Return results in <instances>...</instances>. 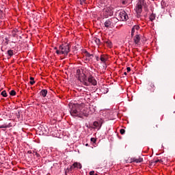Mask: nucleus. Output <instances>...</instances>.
<instances>
[{
    "mask_svg": "<svg viewBox=\"0 0 175 175\" xmlns=\"http://www.w3.org/2000/svg\"><path fill=\"white\" fill-rule=\"evenodd\" d=\"M27 154H32V151L28 150V151H27Z\"/></svg>",
    "mask_w": 175,
    "mask_h": 175,
    "instance_id": "nucleus-36",
    "label": "nucleus"
},
{
    "mask_svg": "<svg viewBox=\"0 0 175 175\" xmlns=\"http://www.w3.org/2000/svg\"><path fill=\"white\" fill-rule=\"evenodd\" d=\"M75 167L77 169H81L82 166H81V163H77V162H75L70 167V169L72 170L73 169H75Z\"/></svg>",
    "mask_w": 175,
    "mask_h": 175,
    "instance_id": "nucleus-10",
    "label": "nucleus"
},
{
    "mask_svg": "<svg viewBox=\"0 0 175 175\" xmlns=\"http://www.w3.org/2000/svg\"><path fill=\"white\" fill-rule=\"evenodd\" d=\"M109 92V89H106V93Z\"/></svg>",
    "mask_w": 175,
    "mask_h": 175,
    "instance_id": "nucleus-40",
    "label": "nucleus"
},
{
    "mask_svg": "<svg viewBox=\"0 0 175 175\" xmlns=\"http://www.w3.org/2000/svg\"><path fill=\"white\" fill-rule=\"evenodd\" d=\"M21 111H18V113H16V118L20 119V114H21Z\"/></svg>",
    "mask_w": 175,
    "mask_h": 175,
    "instance_id": "nucleus-26",
    "label": "nucleus"
},
{
    "mask_svg": "<svg viewBox=\"0 0 175 175\" xmlns=\"http://www.w3.org/2000/svg\"><path fill=\"white\" fill-rule=\"evenodd\" d=\"M70 113L72 117H79L81 118V106L73 105Z\"/></svg>",
    "mask_w": 175,
    "mask_h": 175,
    "instance_id": "nucleus-3",
    "label": "nucleus"
},
{
    "mask_svg": "<svg viewBox=\"0 0 175 175\" xmlns=\"http://www.w3.org/2000/svg\"><path fill=\"white\" fill-rule=\"evenodd\" d=\"M1 95L4 98H6V96H8V94H6V91H5V90L1 92Z\"/></svg>",
    "mask_w": 175,
    "mask_h": 175,
    "instance_id": "nucleus-24",
    "label": "nucleus"
},
{
    "mask_svg": "<svg viewBox=\"0 0 175 175\" xmlns=\"http://www.w3.org/2000/svg\"><path fill=\"white\" fill-rule=\"evenodd\" d=\"M18 32V30L17 29H14L12 31L11 36H13V38H16V35Z\"/></svg>",
    "mask_w": 175,
    "mask_h": 175,
    "instance_id": "nucleus-18",
    "label": "nucleus"
},
{
    "mask_svg": "<svg viewBox=\"0 0 175 175\" xmlns=\"http://www.w3.org/2000/svg\"><path fill=\"white\" fill-rule=\"evenodd\" d=\"M94 41L95 42L96 44H99L100 43V40H99V38H95L94 40Z\"/></svg>",
    "mask_w": 175,
    "mask_h": 175,
    "instance_id": "nucleus-23",
    "label": "nucleus"
},
{
    "mask_svg": "<svg viewBox=\"0 0 175 175\" xmlns=\"http://www.w3.org/2000/svg\"><path fill=\"white\" fill-rule=\"evenodd\" d=\"M150 21H154V20H155V14H152L150 17H149Z\"/></svg>",
    "mask_w": 175,
    "mask_h": 175,
    "instance_id": "nucleus-19",
    "label": "nucleus"
},
{
    "mask_svg": "<svg viewBox=\"0 0 175 175\" xmlns=\"http://www.w3.org/2000/svg\"><path fill=\"white\" fill-rule=\"evenodd\" d=\"M90 140H91L92 143H96V139H95L94 137L91 138Z\"/></svg>",
    "mask_w": 175,
    "mask_h": 175,
    "instance_id": "nucleus-30",
    "label": "nucleus"
},
{
    "mask_svg": "<svg viewBox=\"0 0 175 175\" xmlns=\"http://www.w3.org/2000/svg\"><path fill=\"white\" fill-rule=\"evenodd\" d=\"M135 10L137 14V17H140V14H142V12H143V7L137 4Z\"/></svg>",
    "mask_w": 175,
    "mask_h": 175,
    "instance_id": "nucleus-8",
    "label": "nucleus"
},
{
    "mask_svg": "<svg viewBox=\"0 0 175 175\" xmlns=\"http://www.w3.org/2000/svg\"><path fill=\"white\" fill-rule=\"evenodd\" d=\"M10 95H11L12 96H14V95H16V91L12 90L11 92H10Z\"/></svg>",
    "mask_w": 175,
    "mask_h": 175,
    "instance_id": "nucleus-25",
    "label": "nucleus"
},
{
    "mask_svg": "<svg viewBox=\"0 0 175 175\" xmlns=\"http://www.w3.org/2000/svg\"><path fill=\"white\" fill-rule=\"evenodd\" d=\"M134 43H135V44H139V43H140V36L138 34H137L134 38Z\"/></svg>",
    "mask_w": 175,
    "mask_h": 175,
    "instance_id": "nucleus-13",
    "label": "nucleus"
},
{
    "mask_svg": "<svg viewBox=\"0 0 175 175\" xmlns=\"http://www.w3.org/2000/svg\"><path fill=\"white\" fill-rule=\"evenodd\" d=\"M158 162H159V160L155 161L154 162V163H158Z\"/></svg>",
    "mask_w": 175,
    "mask_h": 175,
    "instance_id": "nucleus-37",
    "label": "nucleus"
},
{
    "mask_svg": "<svg viewBox=\"0 0 175 175\" xmlns=\"http://www.w3.org/2000/svg\"><path fill=\"white\" fill-rule=\"evenodd\" d=\"M116 23H118V18H113L107 20L105 22L104 25L106 28H113Z\"/></svg>",
    "mask_w": 175,
    "mask_h": 175,
    "instance_id": "nucleus-5",
    "label": "nucleus"
},
{
    "mask_svg": "<svg viewBox=\"0 0 175 175\" xmlns=\"http://www.w3.org/2000/svg\"><path fill=\"white\" fill-rule=\"evenodd\" d=\"M104 14L105 16V17H109V16H113V10H111V8H108L105 10V11L104 12Z\"/></svg>",
    "mask_w": 175,
    "mask_h": 175,
    "instance_id": "nucleus-9",
    "label": "nucleus"
},
{
    "mask_svg": "<svg viewBox=\"0 0 175 175\" xmlns=\"http://www.w3.org/2000/svg\"><path fill=\"white\" fill-rule=\"evenodd\" d=\"M81 5L85 3V0H80Z\"/></svg>",
    "mask_w": 175,
    "mask_h": 175,
    "instance_id": "nucleus-33",
    "label": "nucleus"
},
{
    "mask_svg": "<svg viewBox=\"0 0 175 175\" xmlns=\"http://www.w3.org/2000/svg\"><path fill=\"white\" fill-rule=\"evenodd\" d=\"M133 162H135L136 163H140L141 162H143V159L142 157H139L138 159L134 158Z\"/></svg>",
    "mask_w": 175,
    "mask_h": 175,
    "instance_id": "nucleus-17",
    "label": "nucleus"
},
{
    "mask_svg": "<svg viewBox=\"0 0 175 175\" xmlns=\"http://www.w3.org/2000/svg\"><path fill=\"white\" fill-rule=\"evenodd\" d=\"M124 75H126V72H124Z\"/></svg>",
    "mask_w": 175,
    "mask_h": 175,
    "instance_id": "nucleus-42",
    "label": "nucleus"
},
{
    "mask_svg": "<svg viewBox=\"0 0 175 175\" xmlns=\"http://www.w3.org/2000/svg\"><path fill=\"white\" fill-rule=\"evenodd\" d=\"M90 175H98V174H95V172H94V171H91V172H90Z\"/></svg>",
    "mask_w": 175,
    "mask_h": 175,
    "instance_id": "nucleus-31",
    "label": "nucleus"
},
{
    "mask_svg": "<svg viewBox=\"0 0 175 175\" xmlns=\"http://www.w3.org/2000/svg\"><path fill=\"white\" fill-rule=\"evenodd\" d=\"M8 54L10 57H12L13 54H14V53H13V50H8Z\"/></svg>",
    "mask_w": 175,
    "mask_h": 175,
    "instance_id": "nucleus-20",
    "label": "nucleus"
},
{
    "mask_svg": "<svg viewBox=\"0 0 175 175\" xmlns=\"http://www.w3.org/2000/svg\"><path fill=\"white\" fill-rule=\"evenodd\" d=\"M100 60L103 64H106V61H107V57L103 55H102L100 57Z\"/></svg>",
    "mask_w": 175,
    "mask_h": 175,
    "instance_id": "nucleus-14",
    "label": "nucleus"
},
{
    "mask_svg": "<svg viewBox=\"0 0 175 175\" xmlns=\"http://www.w3.org/2000/svg\"><path fill=\"white\" fill-rule=\"evenodd\" d=\"M139 28H140L138 25H134L131 29V36L135 35L136 31H139Z\"/></svg>",
    "mask_w": 175,
    "mask_h": 175,
    "instance_id": "nucleus-12",
    "label": "nucleus"
},
{
    "mask_svg": "<svg viewBox=\"0 0 175 175\" xmlns=\"http://www.w3.org/2000/svg\"><path fill=\"white\" fill-rule=\"evenodd\" d=\"M10 124H3V125H1V126H0V129H2V128H10Z\"/></svg>",
    "mask_w": 175,
    "mask_h": 175,
    "instance_id": "nucleus-21",
    "label": "nucleus"
},
{
    "mask_svg": "<svg viewBox=\"0 0 175 175\" xmlns=\"http://www.w3.org/2000/svg\"><path fill=\"white\" fill-rule=\"evenodd\" d=\"M107 43L108 44V46H109V47H111V45H112L111 42L107 41Z\"/></svg>",
    "mask_w": 175,
    "mask_h": 175,
    "instance_id": "nucleus-32",
    "label": "nucleus"
},
{
    "mask_svg": "<svg viewBox=\"0 0 175 175\" xmlns=\"http://www.w3.org/2000/svg\"><path fill=\"white\" fill-rule=\"evenodd\" d=\"M85 55L86 57L87 61H91V59H92V58H94V55L88 53V51H85Z\"/></svg>",
    "mask_w": 175,
    "mask_h": 175,
    "instance_id": "nucleus-11",
    "label": "nucleus"
},
{
    "mask_svg": "<svg viewBox=\"0 0 175 175\" xmlns=\"http://www.w3.org/2000/svg\"><path fill=\"white\" fill-rule=\"evenodd\" d=\"M70 51V46L69 44H62L59 46V49L55 51L57 55H68V53Z\"/></svg>",
    "mask_w": 175,
    "mask_h": 175,
    "instance_id": "nucleus-1",
    "label": "nucleus"
},
{
    "mask_svg": "<svg viewBox=\"0 0 175 175\" xmlns=\"http://www.w3.org/2000/svg\"><path fill=\"white\" fill-rule=\"evenodd\" d=\"M86 83H88V84L85 85H86V87H90V85H96V84H98L95 78H94V77H92V75H90L88 79H86Z\"/></svg>",
    "mask_w": 175,
    "mask_h": 175,
    "instance_id": "nucleus-7",
    "label": "nucleus"
},
{
    "mask_svg": "<svg viewBox=\"0 0 175 175\" xmlns=\"http://www.w3.org/2000/svg\"><path fill=\"white\" fill-rule=\"evenodd\" d=\"M33 154H35L37 158H40V154H39L38 152L33 151Z\"/></svg>",
    "mask_w": 175,
    "mask_h": 175,
    "instance_id": "nucleus-28",
    "label": "nucleus"
},
{
    "mask_svg": "<svg viewBox=\"0 0 175 175\" xmlns=\"http://www.w3.org/2000/svg\"><path fill=\"white\" fill-rule=\"evenodd\" d=\"M94 126H95L96 128H98V126H99V123L98 122H94L93 124Z\"/></svg>",
    "mask_w": 175,
    "mask_h": 175,
    "instance_id": "nucleus-27",
    "label": "nucleus"
},
{
    "mask_svg": "<svg viewBox=\"0 0 175 175\" xmlns=\"http://www.w3.org/2000/svg\"><path fill=\"white\" fill-rule=\"evenodd\" d=\"M128 14L125 11H120L118 14V21H126L128 20Z\"/></svg>",
    "mask_w": 175,
    "mask_h": 175,
    "instance_id": "nucleus-6",
    "label": "nucleus"
},
{
    "mask_svg": "<svg viewBox=\"0 0 175 175\" xmlns=\"http://www.w3.org/2000/svg\"><path fill=\"white\" fill-rule=\"evenodd\" d=\"M150 87H152H152H154V84L151 83V84H150Z\"/></svg>",
    "mask_w": 175,
    "mask_h": 175,
    "instance_id": "nucleus-38",
    "label": "nucleus"
},
{
    "mask_svg": "<svg viewBox=\"0 0 175 175\" xmlns=\"http://www.w3.org/2000/svg\"><path fill=\"white\" fill-rule=\"evenodd\" d=\"M40 94L42 95V96H43V98H46L47 95V90H42Z\"/></svg>",
    "mask_w": 175,
    "mask_h": 175,
    "instance_id": "nucleus-15",
    "label": "nucleus"
},
{
    "mask_svg": "<svg viewBox=\"0 0 175 175\" xmlns=\"http://www.w3.org/2000/svg\"><path fill=\"white\" fill-rule=\"evenodd\" d=\"M96 61H99V57L98 56H96Z\"/></svg>",
    "mask_w": 175,
    "mask_h": 175,
    "instance_id": "nucleus-35",
    "label": "nucleus"
},
{
    "mask_svg": "<svg viewBox=\"0 0 175 175\" xmlns=\"http://www.w3.org/2000/svg\"><path fill=\"white\" fill-rule=\"evenodd\" d=\"M54 49L56 50V51H57L58 50V48L55 47Z\"/></svg>",
    "mask_w": 175,
    "mask_h": 175,
    "instance_id": "nucleus-39",
    "label": "nucleus"
},
{
    "mask_svg": "<svg viewBox=\"0 0 175 175\" xmlns=\"http://www.w3.org/2000/svg\"><path fill=\"white\" fill-rule=\"evenodd\" d=\"M121 135H124L125 133V130L124 129H121L120 131Z\"/></svg>",
    "mask_w": 175,
    "mask_h": 175,
    "instance_id": "nucleus-29",
    "label": "nucleus"
},
{
    "mask_svg": "<svg viewBox=\"0 0 175 175\" xmlns=\"http://www.w3.org/2000/svg\"><path fill=\"white\" fill-rule=\"evenodd\" d=\"M85 146H86V147H88V144H86Z\"/></svg>",
    "mask_w": 175,
    "mask_h": 175,
    "instance_id": "nucleus-41",
    "label": "nucleus"
},
{
    "mask_svg": "<svg viewBox=\"0 0 175 175\" xmlns=\"http://www.w3.org/2000/svg\"><path fill=\"white\" fill-rule=\"evenodd\" d=\"M30 80H31V81H30V84L31 85H33V83H35V79L33 78V77H30Z\"/></svg>",
    "mask_w": 175,
    "mask_h": 175,
    "instance_id": "nucleus-22",
    "label": "nucleus"
},
{
    "mask_svg": "<svg viewBox=\"0 0 175 175\" xmlns=\"http://www.w3.org/2000/svg\"><path fill=\"white\" fill-rule=\"evenodd\" d=\"M95 111V108L90 107L89 108L81 107V118L83 116L88 117L90 114H92Z\"/></svg>",
    "mask_w": 175,
    "mask_h": 175,
    "instance_id": "nucleus-4",
    "label": "nucleus"
},
{
    "mask_svg": "<svg viewBox=\"0 0 175 175\" xmlns=\"http://www.w3.org/2000/svg\"><path fill=\"white\" fill-rule=\"evenodd\" d=\"M126 70H127L128 72H131V68H130V67H127V68H126Z\"/></svg>",
    "mask_w": 175,
    "mask_h": 175,
    "instance_id": "nucleus-34",
    "label": "nucleus"
},
{
    "mask_svg": "<svg viewBox=\"0 0 175 175\" xmlns=\"http://www.w3.org/2000/svg\"><path fill=\"white\" fill-rule=\"evenodd\" d=\"M77 77L78 78V80L83 84V85H88V83H87V75L84 74L83 70H81L80 69L77 70Z\"/></svg>",
    "mask_w": 175,
    "mask_h": 175,
    "instance_id": "nucleus-2",
    "label": "nucleus"
},
{
    "mask_svg": "<svg viewBox=\"0 0 175 175\" xmlns=\"http://www.w3.org/2000/svg\"><path fill=\"white\" fill-rule=\"evenodd\" d=\"M138 5L141 6L143 8V6L144 8H146V3L144 2V0H139V2L137 3Z\"/></svg>",
    "mask_w": 175,
    "mask_h": 175,
    "instance_id": "nucleus-16",
    "label": "nucleus"
}]
</instances>
